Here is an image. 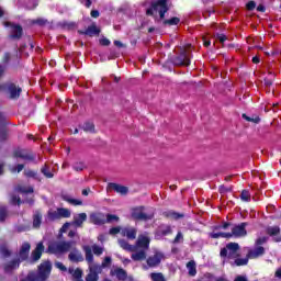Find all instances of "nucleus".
Returning a JSON list of instances; mask_svg holds the SVG:
<instances>
[{"label":"nucleus","instance_id":"1a4fd4ad","mask_svg":"<svg viewBox=\"0 0 281 281\" xmlns=\"http://www.w3.org/2000/svg\"><path fill=\"white\" fill-rule=\"evenodd\" d=\"M247 223L244 222V223H240V224H237V225H234L231 227V238L232 237H235V238H243L245 236H247Z\"/></svg>","mask_w":281,"mask_h":281},{"label":"nucleus","instance_id":"f8f14e48","mask_svg":"<svg viewBox=\"0 0 281 281\" xmlns=\"http://www.w3.org/2000/svg\"><path fill=\"white\" fill-rule=\"evenodd\" d=\"M108 191L114 190V192H117V194H122L123 196L128 194V187H124L119 183L110 182L108 183Z\"/></svg>","mask_w":281,"mask_h":281},{"label":"nucleus","instance_id":"f3484780","mask_svg":"<svg viewBox=\"0 0 281 281\" xmlns=\"http://www.w3.org/2000/svg\"><path fill=\"white\" fill-rule=\"evenodd\" d=\"M90 221L94 225H104L106 223V215L103 213H92L90 214Z\"/></svg>","mask_w":281,"mask_h":281},{"label":"nucleus","instance_id":"20e7f679","mask_svg":"<svg viewBox=\"0 0 281 281\" xmlns=\"http://www.w3.org/2000/svg\"><path fill=\"white\" fill-rule=\"evenodd\" d=\"M74 247H76L75 241H54L49 244L48 251L55 256H63V254L71 251Z\"/></svg>","mask_w":281,"mask_h":281},{"label":"nucleus","instance_id":"ea45409f","mask_svg":"<svg viewBox=\"0 0 281 281\" xmlns=\"http://www.w3.org/2000/svg\"><path fill=\"white\" fill-rule=\"evenodd\" d=\"M8 216V209L5 206H0V223H3Z\"/></svg>","mask_w":281,"mask_h":281},{"label":"nucleus","instance_id":"e2e57ef3","mask_svg":"<svg viewBox=\"0 0 281 281\" xmlns=\"http://www.w3.org/2000/svg\"><path fill=\"white\" fill-rule=\"evenodd\" d=\"M217 38L222 43H225V41H227V36L223 35V34L217 35Z\"/></svg>","mask_w":281,"mask_h":281},{"label":"nucleus","instance_id":"cd10ccee","mask_svg":"<svg viewBox=\"0 0 281 281\" xmlns=\"http://www.w3.org/2000/svg\"><path fill=\"white\" fill-rule=\"evenodd\" d=\"M48 221H58L60 220V214H58V209L56 211L49 210L47 213Z\"/></svg>","mask_w":281,"mask_h":281},{"label":"nucleus","instance_id":"423d86ee","mask_svg":"<svg viewBox=\"0 0 281 281\" xmlns=\"http://www.w3.org/2000/svg\"><path fill=\"white\" fill-rule=\"evenodd\" d=\"M0 91H3L9 100H19L23 89L14 82H7L4 85H0Z\"/></svg>","mask_w":281,"mask_h":281},{"label":"nucleus","instance_id":"58836bf2","mask_svg":"<svg viewBox=\"0 0 281 281\" xmlns=\"http://www.w3.org/2000/svg\"><path fill=\"white\" fill-rule=\"evenodd\" d=\"M42 175H44V177H46L47 179H52L54 177V173H52V171H49V167H47V165H45L42 168Z\"/></svg>","mask_w":281,"mask_h":281},{"label":"nucleus","instance_id":"37998d69","mask_svg":"<svg viewBox=\"0 0 281 281\" xmlns=\"http://www.w3.org/2000/svg\"><path fill=\"white\" fill-rule=\"evenodd\" d=\"M113 221L117 222L120 221V217L117 215L108 214L105 216V223H113Z\"/></svg>","mask_w":281,"mask_h":281},{"label":"nucleus","instance_id":"c9c22d12","mask_svg":"<svg viewBox=\"0 0 281 281\" xmlns=\"http://www.w3.org/2000/svg\"><path fill=\"white\" fill-rule=\"evenodd\" d=\"M269 236H278L280 234V227L279 226H271L267 229Z\"/></svg>","mask_w":281,"mask_h":281},{"label":"nucleus","instance_id":"c756f323","mask_svg":"<svg viewBox=\"0 0 281 281\" xmlns=\"http://www.w3.org/2000/svg\"><path fill=\"white\" fill-rule=\"evenodd\" d=\"M64 201H67V203H70V205H82L81 200L74 199L69 195H63Z\"/></svg>","mask_w":281,"mask_h":281},{"label":"nucleus","instance_id":"412c9836","mask_svg":"<svg viewBox=\"0 0 281 281\" xmlns=\"http://www.w3.org/2000/svg\"><path fill=\"white\" fill-rule=\"evenodd\" d=\"M80 34H85L86 36H95L100 34V29L95 26V24H92L88 26V29L83 32H80Z\"/></svg>","mask_w":281,"mask_h":281},{"label":"nucleus","instance_id":"0eeeda50","mask_svg":"<svg viewBox=\"0 0 281 281\" xmlns=\"http://www.w3.org/2000/svg\"><path fill=\"white\" fill-rule=\"evenodd\" d=\"M131 214L135 221H150L155 216V211L153 209H145L144 206H136L132 209Z\"/></svg>","mask_w":281,"mask_h":281},{"label":"nucleus","instance_id":"de8ad7c7","mask_svg":"<svg viewBox=\"0 0 281 281\" xmlns=\"http://www.w3.org/2000/svg\"><path fill=\"white\" fill-rule=\"evenodd\" d=\"M10 203L12 204V205H21V198H19V196H16V195H12L11 196V200H10Z\"/></svg>","mask_w":281,"mask_h":281},{"label":"nucleus","instance_id":"c03bdc74","mask_svg":"<svg viewBox=\"0 0 281 281\" xmlns=\"http://www.w3.org/2000/svg\"><path fill=\"white\" fill-rule=\"evenodd\" d=\"M243 119L246 120L247 122H254L255 124L260 123V119L258 116L250 117V116H247V114H243Z\"/></svg>","mask_w":281,"mask_h":281},{"label":"nucleus","instance_id":"4be33fe9","mask_svg":"<svg viewBox=\"0 0 281 281\" xmlns=\"http://www.w3.org/2000/svg\"><path fill=\"white\" fill-rule=\"evenodd\" d=\"M249 263V257L246 258H235L231 261V267H245Z\"/></svg>","mask_w":281,"mask_h":281},{"label":"nucleus","instance_id":"774afa93","mask_svg":"<svg viewBox=\"0 0 281 281\" xmlns=\"http://www.w3.org/2000/svg\"><path fill=\"white\" fill-rule=\"evenodd\" d=\"M276 278H279L281 280V268H279L276 273H274Z\"/></svg>","mask_w":281,"mask_h":281},{"label":"nucleus","instance_id":"8fccbe9b","mask_svg":"<svg viewBox=\"0 0 281 281\" xmlns=\"http://www.w3.org/2000/svg\"><path fill=\"white\" fill-rule=\"evenodd\" d=\"M110 265H111V257H105L101 265V271L102 269H104L105 267H109Z\"/></svg>","mask_w":281,"mask_h":281},{"label":"nucleus","instance_id":"393cba45","mask_svg":"<svg viewBox=\"0 0 281 281\" xmlns=\"http://www.w3.org/2000/svg\"><path fill=\"white\" fill-rule=\"evenodd\" d=\"M164 216L171 218V221H179V218H183V214L177 213L175 211H167L164 213Z\"/></svg>","mask_w":281,"mask_h":281},{"label":"nucleus","instance_id":"2eb2a0df","mask_svg":"<svg viewBox=\"0 0 281 281\" xmlns=\"http://www.w3.org/2000/svg\"><path fill=\"white\" fill-rule=\"evenodd\" d=\"M43 251H45V246L42 241H40L36 245V248L31 254L32 262H37V260H41V256H43Z\"/></svg>","mask_w":281,"mask_h":281},{"label":"nucleus","instance_id":"f704fd0d","mask_svg":"<svg viewBox=\"0 0 281 281\" xmlns=\"http://www.w3.org/2000/svg\"><path fill=\"white\" fill-rule=\"evenodd\" d=\"M211 237L212 238H232V235H229V233L217 232V233H212Z\"/></svg>","mask_w":281,"mask_h":281},{"label":"nucleus","instance_id":"bb28decb","mask_svg":"<svg viewBox=\"0 0 281 281\" xmlns=\"http://www.w3.org/2000/svg\"><path fill=\"white\" fill-rule=\"evenodd\" d=\"M187 269L189 271V276H196V262L194 260H191L187 263Z\"/></svg>","mask_w":281,"mask_h":281},{"label":"nucleus","instance_id":"f257e3e1","mask_svg":"<svg viewBox=\"0 0 281 281\" xmlns=\"http://www.w3.org/2000/svg\"><path fill=\"white\" fill-rule=\"evenodd\" d=\"M134 247L136 250L132 254V260H135L136 262L146 260V250L150 247V237L148 234L145 233L139 235Z\"/></svg>","mask_w":281,"mask_h":281},{"label":"nucleus","instance_id":"b1692460","mask_svg":"<svg viewBox=\"0 0 281 281\" xmlns=\"http://www.w3.org/2000/svg\"><path fill=\"white\" fill-rule=\"evenodd\" d=\"M68 273H70V276H72V278L77 281L82 280V270L80 268H77V269L69 268Z\"/></svg>","mask_w":281,"mask_h":281},{"label":"nucleus","instance_id":"6ab92c4d","mask_svg":"<svg viewBox=\"0 0 281 281\" xmlns=\"http://www.w3.org/2000/svg\"><path fill=\"white\" fill-rule=\"evenodd\" d=\"M265 255V247L258 246L255 249H250L247 254V258L254 259V258H260V256Z\"/></svg>","mask_w":281,"mask_h":281},{"label":"nucleus","instance_id":"a19ab883","mask_svg":"<svg viewBox=\"0 0 281 281\" xmlns=\"http://www.w3.org/2000/svg\"><path fill=\"white\" fill-rule=\"evenodd\" d=\"M18 191L21 192L22 194H33L34 193V188H32V187L18 188Z\"/></svg>","mask_w":281,"mask_h":281},{"label":"nucleus","instance_id":"4468645a","mask_svg":"<svg viewBox=\"0 0 281 281\" xmlns=\"http://www.w3.org/2000/svg\"><path fill=\"white\" fill-rule=\"evenodd\" d=\"M68 259L70 262H82L85 260V257H82V252L78 250L75 246L69 250Z\"/></svg>","mask_w":281,"mask_h":281},{"label":"nucleus","instance_id":"5701e85b","mask_svg":"<svg viewBox=\"0 0 281 281\" xmlns=\"http://www.w3.org/2000/svg\"><path fill=\"white\" fill-rule=\"evenodd\" d=\"M119 245L125 251H132L133 254H135V251H137V248L135 246L128 244V241H126L124 239H119Z\"/></svg>","mask_w":281,"mask_h":281},{"label":"nucleus","instance_id":"3c124183","mask_svg":"<svg viewBox=\"0 0 281 281\" xmlns=\"http://www.w3.org/2000/svg\"><path fill=\"white\" fill-rule=\"evenodd\" d=\"M23 168H25L24 165H18L16 167H11L10 171L11 172H21L23 170Z\"/></svg>","mask_w":281,"mask_h":281},{"label":"nucleus","instance_id":"79ce46f5","mask_svg":"<svg viewBox=\"0 0 281 281\" xmlns=\"http://www.w3.org/2000/svg\"><path fill=\"white\" fill-rule=\"evenodd\" d=\"M240 199L241 201H246V202L251 201V194H249V191L244 190L240 194Z\"/></svg>","mask_w":281,"mask_h":281},{"label":"nucleus","instance_id":"69168bd1","mask_svg":"<svg viewBox=\"0 0 281 281\" xmlns=\"http://www.w3.org/2000/svg\"><path fill=\"white\" fill-rule=\"evenodd\" d=\"M234 281H247V277L238 276Z\"/></svg>","mask_w":281,"mask_h":281},{"label":"nucleus","instance_id":"39448f33","mask_svg":"<svg viewBox=\"0 0 281 281\" xmlns=\"http://www.w3.org/2000/svg\"><path fill=\"white\" fill-rule=\"evenodd\" d=\"M166 12H168V0H158L156 3L151 4V8L147 9V16H157L159 14L160 19L166 16Z\"/></svg>","mask_w":281,"mask_h":281},{"label":"nucleus","instance_id":"72a5a7b5","mask_svg":"<svg viewBox=\"0 0 281 281\" xmlns=\"http://www.w3.org/2000/svg\"><path fill=\"white\" fill-rule=\"evenodd\" d=\"M72 168L74 170H76V172H82V170H85L87 166L82 161H77L72 165Z\"/></svg>","mask_w":281,"mask_h":281},{"label":"nucleus","instance_id":"7ed1b4c3","mask_svg":"<svg viewBox=\"0 0 281 281\" xmlns=\"http://www.w3.org/2000/svg\"><path fill=\"white\" fill-rule=\"evenodd\" d=\"M240 246L238 243H228L226 247L222 248L220 256L223 260V265L232 263L233 260L240 257Z\"/></svg>","mask_w":281,"mask_h":281},{"label":"nucleus","instance_id":"9b49d317","mask_svg":"<svg viewBox=\"0 0 281 281\" xmlns=\"http://www.w3.org/2000/svg\"><path fill=\"white\" fill-rule=\"evenodd\" d=\"M4 27H11V38H21L23 36V27L19 24L4 22Z\"/></svg>","mask_w":281,"mask_h":281},{"label":"nucleus","instance_id":"bf43d9fd","mask_svg":"<svg viewBox=\"0 0 281 281\" xmlns=\"http://www.w3.org/2000/svg\"><path fill=\"white\" fill-rule=\"evenodd\" d=\"M256 8V2L255 1H249L248 3H247V9L248 10H254Z\"/></svg>","mask_w":281,"mask_h":281},{"label":"nucleus","instance_id":"864d4df0","mask_svg":"<svg viewBox=\"0 0 281 281\" xmlns=\"http://www.w3.org/2000/svg\"><path fill=\"white\" fill-rule=\"evenodd\" d=\"M120 232H122V228H120V227H112L111 229H110V234H111V236H115L116 234H120Z\"/></svg>","mask_w":281,"mask_h":281},{"label":"nucleus","instance_id":"473e14b6","mask_svg":"<svg viewBox=\"0 0 281 281\" xmlns=\"http://www.w3.org/2000/svg\"><path fill=\"white\" fill-rule=\"evenodd\" d=\"M90 249H91V254H94V256H102V254L104 252V248L98 245H92Z\"/></svg>","mask_w":281,"mask_h":281},{"label":"nucleus","instance_id":"c85d7f7f","mask_svg":"<svg viewBox=\"0 0 281 281\" xmlns=\"http://www.w3.org/2000/svg\"><path fill=\"white\" fill-rule=\"evenodd\" d=\"M58 214L59 218H69L71 216V211L69 209L59 207Z\"/></svg>","mask_w":281,"mask_h":281},{"label":"nucleus","instance_id":"a18cd8bd","mask_svg":"<svg viewBox=\"0 0 281 281\" xmlns=\"http://www.w3.org/2000/svg\"><path fill=\"white\" fill-rule=\"evenodd\" d=\"M179 18H171L169 20H166L165 23L167 25H178L179 24Z\"/></svg>","mask_w":281,"mask_h":281},{"label":"nucleus","instance_id":"4d7b16f0","mask_svg":"<svg viewBox=\"0 0 281 281\" xmlns=\"http://www.w3.org/2000/svg\"><path fill=\"white\" fill-rule=\"evenodd\" d=\"M265 243H267V237H259L256 240V245H265Z\"/></svg>","mask_w":281,"mask_h":281},{"label":"nucleus","instance_id":"49530a36","mask_svg":"<svg viewBox=\"0 0 281 281\" xmlns=\"http://www.w3.org/2000/svg\"><path fill=\"white\" fill-rule=\"evenodd\" d=\"M179 243H183V234L181 232H178L176 238L173 239L175 245H179Z\"/></svg>","mask_w":281,"mask_h":281},{"label":"nucleus","instance_id":"2f4dec72","mask_svg":"<svg viewBox=\"0 0 281 281\" xmlns=\"http://www.w3.org/2000/svg\"><path fill=\"white\" fill-rule=\"evenodd\" d=\"M112 273L117 280H124L126 278V271H124V269H116Z\"/></svg>","mask_w":281,"mask_h":281},{"label":"nucleus","instance_id":"7c9ffc66","mask_svg":"<svg viewBox=\"0 0 281 281\" xmlns=\"http://www.w3.org/2000/svg\"><path fill=\"white\" fill-rule=\"evenodd\" d=\"M149 278L153 281H166V277H164V273H161V272H151L149 274Z\"/></svg>","mask_w":281,"mask_h":281},{"label":"nucleus","instance_id":"5fc2aeb1","mask_svg":"<svg viewBox=\"0 0 281 281\" xmlns=\"http://www.w3.org/2000/svg\"><path fill=\"white\" fill-rule=\"evenodd\" d=\"M100 44L106 47V46L111 45V41H109V38H106V37H103L100 40Z\"/></svg>","mask_w":281,"mask_h":281},{"label":"nucleus","instance_id":"6e6552de","mask_svg":"<svg viewBox=\"0 0 281 281\" xmlns=\"http://www.w3.org/2000/svg\"><path fill=\"white\" fill-rule=\"evenodd\" d=\"M161 260H164V252L155 251L154 255L149 256L146 260L147 266H143L145 270L155 269L161 265Z\"/></svg>","mask_w":281,"mask_h":281},{"label":"nucleus","instance_id":"aec40b11","mask_svg":"<svg viewBox=\"0 0 281 281\" xmlns=\"http://www.w3.org/2000/svg\"><path fill=\"white\" fill-rule=\"evenodd\" d=\"M87 221V213H79L77 215H74V221L71 222V225H75V227H82V223Z\"/></svg>","mask_w":281,"mask_h":281},{"label":"nucleus","instance_id":"a211bd4d","mask_svg":"<svg viewBox=\"0 0 281 281\" xmlns=\"http://www.w3.org/2000/svg\"><path fill=\"white\" fill-rule=\"evenodd\" d=\"M122 236H126L130 240H135L137 238V229L134 227H125L121 231Z\"/></svg>","mask_w":281,"mask_h":281},{"label":"nucleus","instance_id":"603ef678","mask_svg":"<svg viewBox=\"0 0 281 281\" xmlns=\"http://www.w3.org/2000/svg\"><path fill=\"white\" fill-rule=\"evenodd\" d=\"M56 269H59V271H67V267L60 261L55 262Z\"/></svg>","mask_w":281,"mask_h":281},{"label":"nucleus","instance_id":"338daca9","mask_svg":"<svg viewBox=\"0 0 281 281\" xmlns=\"http://www.w3.org/2000/svg\"><path fill=\"white\" fill-rule=\"evenodd\" d=\"M82 3L86 8H91V0H82Z\"/></svg>","mask_w":281,"mask_h":281},{"label":"nucleus","instance_id":"13d9d810","mask_svg":"<svg viewBox=\"0 0 281 281\" xmlns=\"http://www.w3.org/2000/svg\"><path fill=\"white\" fill-rule=\"evenodd\" d=\"M25 177H36V172L33 170H25L24 171Z\"/></svg>","mask_w":281,"mask_h":281},{"label":"nucleus","instance_id":"09e8293b","mask_svg":"<svg viewBox=\"0 0 281 281\" xmlns=\"http://www.w3.org/2000/svg\"><path fill=\"white\" fill-rule=\"evenodd\" d=\"M14 157H20L21 159H32L27 154H23V151H15Z\"/></svg>","mask_w":281,"mask_h":281},{"label":"nucleus","instance_id":"6e6d98bb","mask_svg":"<svg viewBox=\"0 0 281 281\" xmlns=\"http://www.w3.org/2000/svg\"><path fill=\"white\" fill-rule=\"evenodd\" d=\"M8 139V133L5 131H0V142Z\"/></svg>","mask_w":281,"mask_h":281},{"label":"nucleus","instance_id":"4c0bfd02","mask_svg":"<svg viewBox=\"0 0 281 281\" xmlns=\"http://www.w3.org/2000/svg\"><path fill=\"white\" fill-rule=\"evenodd\" d=\"M83 131H86V133H93L95 131V126L93 125V123H85L82 126Z\"/></svg>","mask_w":281,"mask_h":281},{"label":"nucleus","instance_id":"a878e982","mask_svg":"<svg viewBox=\"0 0 281 281\" xmlns=\"http://www.w3.org/2000/svg\"><path fill=\"white\" fill-rule=\"evenodd\" d=\"M41 223H43V215H41V213H35L33 216V227L35 229H38V227H41Z\"/></svg>","mask_w":281,"mask_h":281},{"label":"nucleus","instance_id":"9d476101","mask_svg":"<svg viewBox=\"0 0 281 281\" xmlns=\"http://www.w3.org/2000/svg\"><path fill=\"white\" fill-rule=\"evenodd\" d=\"M173 65H184L186 67H188V65H190V53L183 49L179 56L173 58Z\"/></svg>","mask_w":281,"mask_h":281},{"label":"nucleus","instance_id":"680f3d73","mask_svg":"<svg viewBox=\"0 0 281 281\" xmlns=\"http://www.w3.org/2000/svg\"><path fill=\"white\" fill-rule=\"evenodd\" d=\"M91 16H92V19H98V16H100V11H98V10L91 11Z\"/></svg>","mask_w":281,"mask_h":281},{"label":"nucleus","instance_id":"ddd939ff","mask_svg":"<svg viewBox=\"0 0 281 281\" xmlns=\"http://www.w3.org/2000/svg\"><path fill=\"white\" fill-rule=\"evenodd\" d=\"M31 248H32V246L30 245V243L25 241L22 244L20 251H19V259H18V260H20V262L27 260V258L30 256Z\"/></svg>","mask_w":281,"mask_h":281},{"label":"nucleus","instance_id":"0e129e2a","mask_svg":"<svg viewBox=\"0 0 281 281\" xmlns=\"http://www.w3.org/2000/svg\"><path fill=\"white\" fill-rule=\"evenodd\" d=\"M4 122H5V114L0 112V126H3Z\"/></svg>","mask_w":281,"mask_h":281},{"label":"nucleus","instance_id":"052dcab7","mask_svg":"<svg viewBox=\"0 0 281 281\" xmlns=\"http://www.w3.org/2000/svg\"><path fill=\"white\" fill-rule=\"evenodd\" d=\"M71 225V223H65L64 225H63V227L60 228V232H63V233H65V232H67V229H69V226Z\"/></svg>","mask_w":281,"mask_h":281},{"label":"nucleus","instance_id":"dca6fc26","mask_svg":"<svg viewBox=\"0 0 281 281\" xmlns=\"http://www.w3.org/2000/svg\"><path fill=\"white\" fill-rule=\"evenodd\" d=\"M21 267V261L18 259H13L3 266L4 273H12V271H16Z\"/></svg>","mask_w":281,"mask_h":281},{"label":"nucleus","instance_id":"e433bc0d","mask_svg":"<svg viewBox=\"0 0 281 281\" xmlns=\"http://www.w3.org/2000/svg\"><path fill=\"white\" fill-rule=\"evenodd\" d=\"M0 255L2 258H9V256H11V252L8 250V246H0Z\"/></svg>","mask_w":281,"mask_h":281},{"label":"nucleus","instance_id":"f03ea898","mask_svg":"<svg viewBox=\"0 0 281 281\" xmlns=\"http://www.w3.org/2000/svg\"><path fill=\"white\" fill-rule=\"evenodd\" d=\"M86 254V261L89 265V273L86 277V281H98L100 280V273H102V266L93 262V254H91V246H83Z\"/></svg>","mask_w":281,"mask_h":281}]
</instances>
